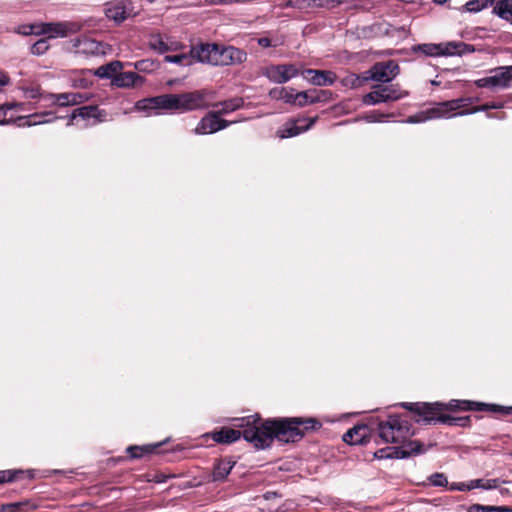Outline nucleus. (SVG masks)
<instances>
[{
	"label": "nucleus",
	"instance_id": "obj_38",
	"mask_svg": "<svg viewBox=\"0 0 512 512\" xmlns=\"http://www.w3.org/2000/svg\"><path fill=\"white\" fill-rule=\"evenodd\" d=\"M439 49H440L439 44H434V43L418 44V45H414L412 47V51L414 53L421 52L425 56H432V57L439 56Z\"/></svg>",
	"mask_w": 512,
	"mask_h": 512
},
{
	"label": "nucleus",
	"instance_id": "obj_45",
	"mask_svg": "<svg viewBox=\"0 0 512 512\" xmlns=\"http://www.w3.org/2000/svg\"><path fill=\"white\" fill-rule=\"evenodd\" d=\"M393 116H394V114H392V113L385 114V113H381L379 111L374 110V111H370V112L366 113L364 116V119L367 122L373 123V122H381L385 118H389V117H393Z\"/></svg>",
	"mask_w": 512,
	"mask_h": 512
},
{
	"label": "nucleus",
	"instance_id": "obj_26",
	"mask_svg": "<svg viewBox=\"0 0 512 512\" xmlns=\"http://www.w3.org/2000/svg\"><path fill=\"white\" fill-rule=\"evenodd\" d=\"M244 105V100L241 97H234L230 98L224 101L216 102L210 104L211 107H213L216 110H213L217 114H229L232 113L240 108H242Z\"/></svg>",
	"mask_w": 512,
	"mask_h": 512
},
{
	"label": "nucleus",
	"instance_id": "obj_30",
	"mask_svg": "<svg viewBox=\"0 0 512 512\" xmlns=\"http://www.w3.org/2000/svg\"><path fill=\"white\" fill-rule=\"evenodd\" d=\"M38 506L30 500H23L14 503H5L0 505V512H29L34 511Z\"/></svg>",
	"mask_w": 512,
	"mask_h": 512
},
{
	"label": "nucleus",
	"instance_id": "obj_11",
	"mask_svg": "<svg viewBox=\"0 0 512 512\" xmlns=\"http://www.w3.org/2000/svg\"><path fill=\"white\" fill-rule=\"evenodd\" d=\"M317 116L314 118H297L287 121L278 131L279 138H290L309 130L317 121Z\"/></svg>",
	"mask_w": 512,
	"mask_h": 512
},
{
	"label": "nucleus",
	"instance_id": "obj_6",
	"mask_svg": "<svg viewBox=\"0 0 512 512\" xmlns=\"http://www.w3.org/2000/svg\"><path fill=\"white\" fill-rule=\"evenodd\" d=\"M444 406L445 411H485L502 415L512 414V406L507 407L472 400L452 399L448 403H444Z\"/></svg>",
	"mask_w": 512,
	"mask_h": 512
},
{
	"label": "nucleus",
	"instance_id": "obj_29",
	"mask_svg": "<svg viewBox=\"0 0 512 512\" xmlns=\"http://www.w3.org/2000/svg\"><path fill=\"white\" fill-rule=\"evenodd\" d=\"M309 74H314L313 77L309 78V82L316 86L332 85L336 80V75L331 71L316 70L315 72H309Z\"/></svg>",
	"mask_w": 512,
	"mask_h": 512
},
{
	"label": "nucleus",
	"instance_id": "obj_50",
	"mask_svg": "<svg viewBox=\"0 0 512 512\" xmlns=\"http://www.w3.org/2000/svg\"><path fill=\"white\" fill-rule=\"evenodd\" d=\"M449 490H451V491H470V481L468 483L454 482L449 486Z\"/></svg>",
	"mask_w": 512,
	"mask_h": 512
},
{
	"label": "nucleus",
	"instance_id": "obj_55",
	"mask_svg": "<svg viewBox=\"0 0 512 512\" xmlns=\"http://www.w3.org/2000/svg\"><path fill=\"white\" fill-rule=\"evenodd\" d=\"M257 42L263 48H268V47L272 46L271 40L268 37L258 38Z\"/></svg>",
	"mask_w": 512,
	"mask_h": 512
},
{
	"label": "nucleus",
	"instance_id": "obj_43",
	"mask_svg": "<svg viewBox=\"0 0 512 512\" xmlns=\"http://www.w3.org/2000/svg\"><path fill=\"white\" fill-rule=\"evenodd\" d=\"M48 40V38H41L38 41H36L30 47L31 54L40 56L46 53L50 47Z\"/></svg>",
	"mask_w": 512,
	"mask_h": 512
},
{
	"label": "nucleus",
	"instance_id": "obj_14",
	"mask_svg": "<svg viewBox=\"0 0 512 512\" xmlns=\"http://www.w3.org/2000/svg\"><path fill=\"white\" fill-rule=\"evenodd\" d=\"M131 4L132 2H116L115 5L105 9V15L115 23L120 24L138 14L139 11L135 10Z\"/></svg>",
	"mask_w": 512,
	"mask_h": 512
},
{
	"label": "nucleus",
	"instance_id": "obj_44",
	"mask_svg": "<svg viewBox=\"0 0 512 512\" xmlns=\"http://www.w3.org/2000/svg\"><path fill=\"white\" fill-rule=\"evenodd\" d=\"M430 484L435 487H446L448 486V479L443 473H433L428 478Z\"/></svg>",
	"mask_w": 512,
	"mask_h": 512
},
{
	"label": "nucleus",
	"instance_id": "obj_23",
	"mask_svg": "<svg viewBox=\"0 0 512 512\" xmlns=\"http://www.w3.org/2000/svg\"><path fill=\"white\" fill-rule=\"evenodd\" d=\"M76 112L83 120L93 119V125L104 122L107 118V113L104 109H100L97 105H87L76 108Z\"/></svg>",
	"mask_w": 512,
	"mask_h": 512
},
{
	"label": "nucleus",
	"instance_id": "obj_60",
	"mask_svg": "<svg viewBox=\"0 0 512 512\" xmlns=\"http://www.w3.org/2000/svg\"><path fill=\"white\" fill-rule=\"evenodd\" d=\"M316 7H326L325 5H323L322 2H320L318 5H316ZM328 8H330V6H327Z\"/></svg>",
	"mask_w": 512,
	"mask_h": 512
},
{
	"label": "nucleus",
	"instance_id": "obj_36",
	"mask_svg": "<svg viewBox=\"0 0 512 512\" xmlns=\"http://www.w3.org/2000/svg\"><path fill=\"white\" fill-rule=\"evenodd\" d=\"M442 424H447L449 426H457V427H470L471 426V416H460L455 417L448 414H445L442 418H439Z\"/></svg>",
	"mask_w": 512,
	"mask_h": 512
},
{
	"label": "nucleus",
	"instance_id": "obj_53",
	"mask_svg": "<svg viewBox=\"0 0 512 512\" xmlns=\"http://www.w3.org/2000/svg\"><path fill=\"white\" fill-rule=\"evenodd\" d=\"M181 103H182L181 94H173L172 110H178V111L182 112Z\"/></svg>",
	"mask_w": 512,
	"mask_h": 512
},
{
	"label": "nucleus",
	"instance_id": "obj_37",
	"mask_svg": "<svg viewBox=\"0 0 512 512\" xmlns=\"http://www.w3.org/2000/svg\"><path fill=\"white\" fill-rule=\"evenodd\" d=\"M149 47L161 54L173 50V48L164 41L160 34L151 35Z\"/></svg>",
	"mask_w": 512,
	"mask_h": 512
},
{
	"label": "nucleus",
	"instance_id": "obj_33",
	"mask_svg": "<svg viewBox=\"0 0 512 512\" xmlns=\"http://www.w3.org/2000/svg\"><path fill=\"white\" fill-rule=\"evenodd\" d=\"M507 483L506 480H501L499 478L495 479H474L470 481V490L480 488L484 490H492L498 488L501 484Z\"/></svg>",
	"mask_w": 512,
	"mask_h": 512
},
{
	"label": "nucleus",
	"instance_id": "obj_34",
	"mask_svg": "<svg viewBox=\"0 0 512 512\" xmlns=\"http://www.w3.org/2000/svg\"><path fill=\"white\" fill-rule=\"evenodd\" d=\"M467 512H512L510 506L483 505L479 503L472 504L466 508Z\"/></svg>",
	"mask_w": 512,
	"mask_h": 512
},
{
	"label": "nucleus",
	"instance_id": "obj_8",
	"mask_svg": "<svg viewBox=\"0 0 512 512\" xmlns=\"http://www.w3.org/2000/svg\"><path fill=\"white\" fill-rule=\"evenodd\" d=\"M492 76L480 78L475 81L478 88H501L507 89L512 83V65L500 66L492 70Z\"/></svg>",
	"mask_w": 512,
	"mask_h": 512
},
{
	"label": "nucleus",
	"instance_id": "obj_12",
	"mask_svg": "<svg viewBox=\"0 0 512 512\" xmlns=\"http://www.w3.org/2000/svg\"><path fill=\"white\" fill-rule=\"evenodd\" d=\"M299 70L293 64L270 65L266 68V77L275 83L282 84L296 77Z\"/></svg>",
	"mask_w": 512,
	"mask_h": 512
},
{
	"label": "nucleus",
	"instance_id": "obj_41",
	"mask_svg": "<svg viewBox=\"0 0 512 512\" xmlns=\"http://www.w3.org/2000/svg\"><path fill=\"white\" fill-rule=\"evenodd\" d=\"M494 2H465L464 5L459 8L460 12L477 13L489 7Z\"/></svg>",
	"mask_w": 512,
	"mask_h": 512
},
{
	"label": "nucleus",
	"instance_id": "obj_42",
	"mask_svg": "<svg viewBox=\"0 0 512 512\" xmlns=\"http://www.w3.org/2000/svg\"><path fill=\"white\" fill-rule=\"evenodd\" d=\"M502 107H503L502 103L491 102V103H485L483 105L473 107L466 111H460L458 113H454V115L473 114V113L480 112V111H488L490 109H500Z\"/></svg>",
	"mask_w": 512,
	"mask_h": 512
},
{
	"label": "nucleus",
	"instance_id": "obj_19",
	"mask_svg": "<svg viewBox=\"0 0 512 512\" xmlns=\"http://www.w3.org/2000/svg\"><path fill=\"white\" fill-rule=\"evenodd\" d=\"M59 119V117L54 116L52 111L34 113L29 116H22L17 118L19 127H30L44 123H51L55 120Z\"/></svg>",
	"mask_w": 512,
	"mask_h": 512
},
{
	"label": "nucleus",
	"instance_id": "obj_27",
	"mask_svg": "<svg viewBox=\"0 0 512 512\" xmlns=\"http://www.w3.org/2000/svg\"><path fill=\"white\" fill-rule=\"evenodd\" d=\"M162 443L147 444L142 446L131 445L127 447L126 452L130 459H141L147 455L157 453Z\"/></svg>",
	"mask_w": 512,
	"mask_h": 512
},
{
	"label": "nucleus",
	"instance_id": "obj_46",
	"mask_svg": "<svg viewBox=\"0 0 512 512\" xmlns=\"http://www.w3.org/2000/svg\"><path fill=\"white\" fill-rule=\"evenodd\" d=\"M135 69L142 72H151L156 68V63L151 59H143L135 62Z\"/></svg>",
	"mask_w": 512,
	"mask_h": 512
},
{
	"label": "nucleus",
	"instance_id": "obj_15",
	"mask_svg": "<svg viewBox=\"0 0 512 512\" xmlns=\"http://www.w3.org/2000/svg\"><path fill=\"white\" fill-rule=\"evenodd\" d=\"M331 97L332 92L329 90L310 89L296 93L297 105L299 107H303L307 104L328 102Z\"/></svg>",
	"mask_w": 512,
	"mask_h": 512
},
{
	"label": "nucleus",
	"instance_id": "obj_62",
	"mask_svg": "<svg viewBox=\"0 0 512 512\" xmlns=\"http://www.w3.org/2000/svg\"><path fill=\"white\" fill-rule=\"evenodd\" d=\"M437 3L442 5V4H445L446 2L439 1Z\"/></svg>",
	"mask_w": 512,
	"mask_h": 512
},
{
	"label": "nucleus",
	"instance_id": "obj_56",
	"mask_svg": "<svg viewBox=\"0 0 512 512\" xmlns=\"http://www.w3.org/2000/svg\"><path fill=\"white\" fill-rule=\"evenodd\" d=\"M78 117H79V115L77 114L76 109H74V110L71 112V114H69V115L67 116V119H68L67 126H71V125H73V124H74V120H75L76 118H78Z\"/></svg>",
	"mask_w": 512,
	"mask_h": 512
},
{
	"label": "nucleus",
	"instance_id": "obj_24",
	"mask_svg": "<svg viewBox=\"0 0 512 512\" xmlns=\"http://www.w3.org/2000/svg\"><path fill=\"white\" fill-rule=\"evenodd\" d=\"M216 132H218L217 113L214 111H209L204 117H202L194 129V133L196 135L213 134Z\"/></svg>",
	"mask_w": 512,
	"mask_h": 512
},
{
	"label": "nucleus",
	"instance_id": "obj_35",
	"mask_svg": "<svg viewBox=\"0 0 512 512\" xmlns=\"http://www.w3.org/2000/svg\"><path fill=\"white\" fill-rule=\"evenodd\" d=\"M430 118H446L450 117L452 110H450L449 101L437 103L433 108L427 111ZM452 116H455L452 114Z\"/></svg>",
	"mask_w": 512,
	"mask_h": 512
},
{
	"label": "nucleus",
	"instance_id": "obj_7",
	"mask_svg": "<svg viewBox=\"0 0 512 512\" xmlns=\"http://www.w3.org/2000/svg\"><path fill=\"white\" fill-rule=\"evenodd\" d=\"M83 26L84 23L81 21L39 23L37 32L41 35H47L46 38L48 39L64 38L81 31Z\"/></svg>",
	"mask_w": 512,
	"mask_h": 512
},
{
	"label": "nucleus",
	"instance_id": "obj_1",
	"mask_svg": "<svg viewBox=\"0 0 512 512\" xmlns=\"http://www.w3.org/2000/svg\"><path fill=\"white\" fill-rule=\"evenodd\" d=\"M238 429L222 427L206 436L219 444H231L243 437L256 449L269 448L274 440L282 443H295L306 433L316 431L322 424L316 418L278 417L263 420L259 414L236 419Z\"/></svg>",
	"mask_w": 512,
	"mask_h": 512
},
{
	"label": "nucleus",
	"instance_id": "obj_21",
	"mask_svg": "<svg viewBox=\"0 0 512 512\" xmlns=\"http://www.w3.org/2000/svg\"><path fill=\"white\" fill-rule=\"evenodd\" d=\"M144 79L135 72H121L119 71L112 79V85L119 88H131L142 85Z\"/></svg>",
	"mask_w": 512,
	"mask_h": 512
},
{
	"label": "nucleus",
	"instance_id": "obj_59",
	"mask_svg": "<svg viewBox=\"0 0 512 512\" xmlns=\"http://www.w3.org/2000/svg\"><path fill=\"white\" fill-rule=\"evenodd\" d=\"M353 77H354V79H353V81H352V85H353V86L359 85V84H360V82H361V81H360V79H359V77H358V76H355V75H353Z\"/></svg>",
	"mask_w": 512,
	"mask_h": 512
},
{
	"label": "nucleus",
	"instance_id": "obj_2",
	"mask_svg": "<svg viewBox=\"0 0 512 512\" xmlns=\"http://www.w3.org/2000/svg\"><path fill=\"white\" fill-rule=\"evenodd\" d=\"M378 435L385 443H400L408 457L422 454L426 451L424 444L418 440H410L414 434L408 420L398 415H391L386 421H380L377 426Z\"/></svg>",
	"mask_w": 512,
	"mask_h": 512
},
{
	"label": "nucleus",
	"instance_id": "obj_47",
	"mask_svg": "<svg viewBox=\"0 0 512 512\" xmlns=\"http://www.w3.org/2000/svg\"><path fill=\"white\" fill-rule=\"evenodd\" d=\"M450 105V110L452 112L459 110L460 108H463L469 104L472 103V98H458V99H452L448 100Z\"/></svg>",
	"mask_w": 512,
	"mask_h": 512
},
{
	"label": "nucleus",
	"instance_id": "obj_4",
	"mask_svg": "<svg viewBox=\"0 0 512 512\" xmlns=\"http://www.w3.org/2000/svg\"><path fill=\"white\" fill-rule=\"evenodd\" d=\"M400 406L414 414L415 422L425 425L441 423L444 413V403L442 402H403Z\"/></svg>",
	"mask_w": 512,
	"mask_h": 512
},
{
	"label": "nucleus",
	"instance_id": "obj_54",
	"mask_svg": "<svg viewBox=\"0 0 512 512\" xmlns=\"http://www.w3.org/2000/svg\"><path fill=\"white\" fill-rule=\"evenodd\" d=\"M223 114H217V128H218V131L220 130H223L227 127H229L233 122L232 121H228V120H225L223 118H221Z\"/></svg>",
	"mask_w": 512,
	"mask_h": 512
},
{
	"label": "nucleus",
	"instance_id": "obj_18",
	"mask_svg": "<svg viewBox=\"0 0 512 512\" xmlns=\"http://www.w3.org/2000/svg\"><path fill=\"white\" fill-rule=\"evenodd\" d=\"M439 56H462L464 54L472 53L475 48L471 44L462 41H451L447 43H439Z\"/></svg>",
	"mask_w": 512,
	"mask_h": 512
},
{
	"label": "nucleus",
	"instance_id": "obj_58",
	"mask_svg": "<svg viewBox=\"0 0 512 512\" xmlns=\"http://www.w3.org/2000/svg\"><path fill=\"white\" fill-rule=\"evenodd\" d=\"M314 69H306L302 72L303 77L309 81V78L313 77L314 74H309V72H315Z\"/></svg>",
	"mask_w": 512,
	"mask_h": 512
},
{
	"label": "nucleus",
	"instance_id": "obj_17",
	"mask_svg": "<svg viewBox=\"0 0 512 512\" xmlns=\"http://www.w3.org/2000/svg\"><path fill=\"white\" fill-rule=\"evenodd\" d=\"M342 440L349 445H364L369 442V428L365 424L355 425L343 435Z\"/></svg>",
	"mask_w": 512,
	"mask_h": 512
},
{
	"label": "nucleus",
	"instance_id": "obj_10",
	"mask_svg": "<svg viewBox=\"0 0 512 512\" xmlns=\"http://www.w3.org/2000/svg\"><path fill=\"white\" fill-rule=\"evenodd\" d=\"M213 97L214 92L207 89L181 93L182 112L208 108L210 107L208 99Z\"/></svg>",
	"mask_w": 512,
	"mask_h": 512
},
{
	"label": "nucleus",
	"instance_id": "obj_31",
	"mask_svg": "<svg viewBox=\"0 0 512 512\" xmlns=\"http://www.w3.org/2000/svg\"><path fill=\"white\" fill-rule=\"evenodd\" d=\"M269 96L275 100H283L285 103L296 104L297 98L294 89L286 87L273 88L269 92Z\"/></svg>",
	"mask_w": 512,
	"mask_h": 512
},
{
	"label": "nucleus",
	"instance_id": "obj_57",
	"mask_svg": "<svg viewBox=\"0 0 512 512\" xmlns=\"http://www.w3.org/2000/svg\"><path fill=\"white\" fill-rule=\"evenodd\" d=\"M303 2H292V1H289V2H286L285 3V7H293V8H299L301 9L302 8V4Z\"/></svg>",
	"mask_w": 512,
	"mask_h": 512
},
{
	"label": "nucleus",
	"instance_id": "obj_20",
	"mask_svg": "<svg viewBox=\"0 0 512 512\" xmlns=\"http://www.w3.org/2000/svg\"><path fill=\"white\" fill-rule=\"evenodd\" d=\"M172 97L173 94H164L148 99H143L137 102L136 107L138 109H168L172 110Z\"/></svg>",
	"mask_w": 512,
	"mask_h": 512
},
{
	"label": "nucleus",
	"instance_id": "obj_16",
	"mask_svg": "<svg viewBox=\"0 0 512 512\" xmlns=\"http://www.w3.org/2000/svg\"><path fill=\"white\" fill-rule=\"evenodd\" d=\"M75 53L85 56H94L103 53L101 43L86 36L76 38L72 41Z\"/></svg>",
	"mask_w": 512,
	"mask_h": 512
},
{
	"label": "nucleus",
	"instance_id": "obj_40",
	"mask_svg": "<svg viewBox=\"0 0 512 512\" xmlns=\"http://www.w3.org/2000/svg\"><path fill=\"white\" fill-rule=\"evenodd\" d=\"M192 59H196V58L193 57L191 53L189 55L178 54V55H166L164 57L165 62L175 63V64L182 65V66L191 65L193 62Z\"/></svg>",
	"mask_w": 512,
	"mask_h": 512
},
{
	"label": "nucleus",
	"instance_id": "obj_22",
	"mask_svg": "<svg viewBox=\"0 0 512 512\" xmlns=\"http://www.w3.org/2000/svg\"><path fill=\"white\" fill-rule=\"evenodd\" d=\"M236 462L231 458L218 459L215 461L211 474V481L223 482L230 474Z\"/></svg>",
	"mask_w": 512,
	"mask_h": 512
},
{
	"label": "nucleus",
	"instance_id": "obj_28",
	"mask_svg": "<svg viewBox=\"0 0 512 512\" xmlns=\"http://www.w3.org/2000/svg\"><path fill=\"white\" fill-rule=\"evenodd\" d=\"M123 68V64L120 61H111L108 64L98 67L95 71V75L102 79H113Z\"/></svg>",
	"mask_w": 512,
	"mask_h": 512
},
{
	"label": "nucleus",
	"instance_id": "obj_13",
	"mask_svg": "<svg viewBox=\"0 0 512 512\" xmlns=\"http://www.w3.org/2000/svg\"><path fill=\"white\" fill-rule=\"evenodd\" d=\"M46 97L49 99L52 105H58L60 107L75 106L88 101L92 95L89 93L80 92H67V93H46Z\"/></svg>",
	"mask_w": 512,
	"mask_h": 512
},
{
	"label": "nucleus",
	"instance_id": "obj_49",
	"mask_svg": "<svg viewBox=\"0 0 512 512\" xmlns=\"http://www.w3.org/2000/svg\"><path fill=\"white\" fill-rule=\"evenodd\" d=\"M38 30H39V24L23 25L20 28L19 33H21L23 35H32V34L41 35V33L37 32Z\"/></svg>",
	"mask_w": 512,
	"mask_h": 512
},
{
	"label": "nucleus",
	"instance_id": "obj_52",
	"mask_svg": "<svg viewBox=\"0 0 512 512\" xmlns=\"http://www.w3.org/2000/svg\"><path fill=\"white\" fill-rule=\"evenodd\" d=\"M171 476L169 475H165L163 473H155L151 476L150 479H148V481H151V482H154V483H164L167 481L168 478H170Z\"/></svg>",
	"mask_w": 512,
	"mask_h": 512
},
{
	"label": "nucleus",
	"instance_id": "obj_48",
	"mask_svg": "<svg viewBox=\"0 0 512 512\" xmlns=\"http://www.w3.org/2000/svg\"><path fill=\"white\" fill-rule=\"evenodd\" d=\"M26 94V97L29 98V99H36V98H41L45 101L48 102V98L46 97V94L41 92V90L39 88H29L26 90L25 92Z\"/></svg>",
	"mask_w": 512,
	"mask_h": 512
},
{
	"label": "nucleus",
	"instance_id": "obj_25",
	"mask_svg": "<svg viewBox=\"0 0 512 512\" xmlns=\"http://www.w3.org/2000/svg\"><path fill=\"white\" fill-rule=\"evenodd\" d=\"M34 471L33 470H22V469H8V470H0V484L17 482L20 480L34 479Z\"/></svg>",
	"mask_w": 512,
	"mask_h": 512
},
{
	"label": "nucleus",
	"instance_id": "obj_32",
	"mask_svg": "<svg viewBox=\"0 0 512 512\" xmlns=\"http://www.w3.org/2000/svg\"><path fill=\"white\" fill-rule=\"evenodd\" d=\"M375 457L377 458H396V459H404L408 458V454L403 450L401 445L394 447H386L379 449L375 452Z\"/></svg>",
	"mask_w": 512,
	"mask_h": 512
},
{
	"label": "nucleus",
	"instance_id": "obj_39",
	"mask_svg": "<svg viewBox=\"0 0 512 512\" xmlns=\"http://www.w3.org/2000/svg\"><path fill=\"white\" fill-rule=\"evenodd\" d=\"M493 7V13L502 19L512 22V2H496Z\"/></svg>",
	"mask_w": 512,
	"mask_h": 512
},
{
	"label": "nucleus",
	"instance_id": "obj_5",
	"mask_svg": "<svg viewBox=\"0 0 512 512\" xmlns=\"http://www.w3.org/2000/svg\"><path fill=\"white\" fill-rule=\"evenodd\" d=\"M408 91L403 90L399 84H377L372 91L362 98L364 105H377L380 103L395 102L408 96Z\"/></svg>",
	"mask_w": 512,
	"mask_h": 512
},
{
	"label": "nucleus",
	"instance_id": "obj_51",
	"mask_svg": "<svg viewBox=\"0 0 512 512\" xmlns=\"http://www.w3.org/2000/svg\"><path fill=\"white\" fill-rule=\"evenodd\" d=\"M12 106H0V125L9 124L10 120L6 118L7 111L11 109Z\"/></svg>",
	"mask_w": 512,
	"mask_h": 512
},
{
	"label": "nucleus",
	"instance_id": "obj_61",
	"mask_svg": "<svg viewBox=\"0 0 512 512\" xmlns=\"http://www.w3.org/2000/svg\"><path fill=\"white\" fill-rule=\"evenodd\" d=\"M307 123H308V121H306V122H299V125H305Z\"/></svg>",
	"mask_w": 512,
	"mask_h": 512
},
{
	"label": "nucleus",
	"instance_id": "obj_9",
	"mask_svg": "<svg viewBox=\"0 0 512 512\" xmlns=\"http://www.w3.org/2000/svg\"><path fill=\"white\" fill-rule=\"evenodd\" d=\"M400 68L394 60L375 63L366 73L364 80H373L381 84L391 82L398 74Z\"/></svg>",
	"mask_w": 512,
	"mask_h": 512
},
{
	"label": "nucleus",
	"instance_id": "obj_3",
	"mask_svg": "<svg viewBox=\"0 0 512 512\" xmlns=\"http://www.w3.org/2000/svg\"><path fill=\"white\" fill-rule=\"evenodd\" d=\"M191 54L197 61L213 66L239 65L247 59V53L244 50L217 43H200L192 46Z\"/></svg>",
	"mask_w": 512,
	"mask_h": 512
}]
</instances>
